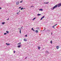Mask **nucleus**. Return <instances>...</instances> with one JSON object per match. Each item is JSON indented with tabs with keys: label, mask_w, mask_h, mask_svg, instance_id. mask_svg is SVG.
<instances>
[{
	"label": "nucleus",
	"mask_w": 61,
	"mask_h": 61,
	"mask_svg": "<svg viewBox=\"0 0 61 61\" xmlns=\"http://www.w3.org/2000/svg\"><path fill=\"white\" fill-rule=\"evenodd\" d=\"M57 4L53 7V8H51V9L52 10H53L54 9H55L56 8H57Z\"/></svg>",
	"instance_id": "nucleus-1"
},
{
	"label": "nucleus",
	"mask_w": 61,
	"mask_h": 61,
	"mask_svg": "<svg viewBox=\"0 0 61 61\" xmlns=\"http://www.w3.org/2000/svg\"><path fill=\"white\" fill-rule=\"evenodd\" d=\"M57 6L58 7H60L61 6V3H60L57 5Z\"/></svg>",
	"instance_id": "nucleus-2"
},
{
	"label": "nucleus",
	"mask_w": 61,
	"mask_h": 61,
	"mask_svg": "<svg viewBox=\"0 0 61 61\" xmlns=\"http://www.w3.org/2000/svg\"><path fill=\"white\" fill-rule=\"evenodd\" d=\"M19 1H17L16 3V5H19Z\"/></svg>",
	"instance_id": "nucleus-3"
},
{
	"label": "nucleus",
	"mask_w": 61,
	"mask_h": 61,
	"mask_svg": "<svg viewBox=\"0 0 61 61\" xmlns=\"http://www.w3.org/2000/svg\"><path fill=\"white\" fill-rule=\"evenodd\" d=\"M56 48L57 49H58L59 48V46H56Z\"/></svg>",
	"instance_id": "nucleus-4"
},
{
	"label": "nucleus",
	"mask_w": 61,
	"mask_h": 61,
	"mask_svg": "<svg viewBox=\"0 0 61 61\" xmlns=\"http://www.w3.org/2000/svg\"><path fill=\"white\" fill-rule=\"evenodd\" d=\"M35 32L36 33H38V31L37 30H35Z\"/></svg>",
	"instance_id": "nucleus-5"
},
{
	"label": "nucleus",
	"mask_w": 61,
	"mask_h": 61,
	"mask_svg": "<svg viewBox=\"0 0 61 61\" xmlns=\"http://www.w3.org/2000/svg\"><path fill=\"white\" fill-rule=\"evenodd\" d=\"M24 41H27V40H26V39H24Z\"/></svg>",
	"instance_id": "nucleus-6"
},
{
	"label": "nucleus",
	"mask_w": 61,
	"mask_h": 61,
	"mask_svg": "<svg viewBox=\"0 0 61 61\" xmlns=\"http://www.w3.org/2000/svg\"><path fill=\"white\" fill-rule=\"evenodd\" d=\"M39 11H43V9H39Z\"/></svg>",
	"instance_id": "nucleus-7"
},
{
	"label": "nucleus",
	"mask_w": 61,
	"mask_h": 61,
	"mask_svg": "<svg viewBox=\"0 0 61 61\" xmlns=\"http://www.w3.org/2000/svg\"><path fill=\"white\" fill-rule=\"evenodd\" d=\"M20 47H21V45H20L19 46H18V48H20Z\"/></svg>",
	"instance_id": "nucleus-8"
},
{
	"label": "nucleus",
	"mask_w": 61,
	"mask_h": 61,
	"mask_svg": "<svg viewBox=\"0 0 61 61\" xmlns=\"http://www.w3.org/2000/svg\"><path fill=\"white\" fill-rule=\"evenodd\" d=\"M41 15V14H38L37 15V16H39L40 15Z\"/></svg>",
	"instance_id": "nucleus-9"
},
{
	"label": "nucleus",
	"mask_w": 61,
	"mask_h": 61,
	"mask_svg": "<svg viewBox=\"0 0 61 61\" xmlns=\"http://www.w3.org/2000/svg\"><path fill=\"white\" fill-rule=\"evenodd\" d=\"M5 24V22H3L2 23V25H4Z\"/></svg>",
	"instance_id": "nucleus-10"
},
{
	"label": "nucleus",
	"mask_w": 61,
	"mask_h": 61,
	"mask_svg": "<svg viewBox=\"0 0 61 61\" xmlns=\"http://www.w3.org/2000/svg\"><path fill=\"white\" fill-rule=\"evenodd\" d=\"M36 18L35 17L33 19H32V20H33H33H35V19Z\"/></svg>",
	"instance_id": "nucleus-11"
},
{
	"label": "nucleus",
	"mask_w": 61,
	"mask_h": 61,
	"mask_svg": "<svg viewBox=\"0 0 61 61\" xmlns=\"http://www.w3.org/2000/svg\"><path fill=\"white\" fill-rule=\"evenodd\" d=\"M21 44V42H19V43H18L17 45H20V44Z\"/></svg>",
	"instance_id": "nucleus-12"
},
{
	"label": "nucleus",
	"mask_w": 61,
	"mask_h": 61,
	"mask_svg": "<svg viewBox=\"0 0 61 61\" xmlns=\"http://www.w3.org/2000/svg\"><path fill=\"white\" fill-rule=\"evenodd\" d=\"M38 49L40 50V47L39 46L38 47Z\"/></svg>",
	"instance_id": "nucleus-13"
},
{
	"label": "nucleus",
	"mask_w": 61,
	"mask_h": 61,
	"mask_svg": "<svg viewBox=\"0 0 61 61\" xmlns=\"http://www.w3.org/2000/svg\"><path fill=\"white\" fill-rule=\"evenodd\" d=\"M50 43H51V44H52V41H50Z\"/></svg>",
	"instance_id": "nucleus-14"
},
{
	"label": "nucleus",
	"mask_w": 61,
	"mask_h": 61,
	"mask_svg": "<svg viewBox=\"0 0 61 61\" xmlns=\"http://www.w3.org/2000/svg\"><path fill=\"white\" fill-rule=\"evenodd\" d=\"M7 34V33H5L4 34V35H6Z\"/></svg>",
	"instance_id": "nucleus-15"
},
{
	"label": "nucleus",
	"mask_w": 61,
	"mask_h": 61,
	"mask_svg": "<svg viewBox=\"0 0 61 61\" xmlns=\"http://www.w3.org/2000/svg\"><path fill=\"white\" fill-rule=\"evenodd\" d=\"M47 31H48L49 33V32H50V30H47Z\"/></svg>",
	"instance_id": "nucleus-16"
},
{
	"label": "nucleus",
	"mask_w": 61,
	"mask_h": 61,
	"mask_svg": "<svg viewBox=\"0 0 61 61\" xmlns=\"http://www.w3.org/2000/svg\"><path fill=\"white\" fill-rule=\"evenodd\" d=\"M20 34H21V29H20Z\"/></svg>",
	"instance_id": "nucleus-17"
},
{
	"label": "nucleus",
	"mask_w": 61,
	"mask_h": 61,
	"mask_svg": "<svg viewBox=\"0 0 61 61\" xmlns=\"http://www.w3.org/2000/svg\"><path fill=\"white\" fill-rule=\"evenodd\" d=\"M24 9V8L23 7H22L20 9L21 10H23Z\"/></svg>",
	"instance_id": "nucleus-18"
},
{
	"label": "nucleus",
	"mask_w": 61,
	"mask_h": 61,
	"mask_svg": "<svg viewBox=\"0 0 61 61\" xmlns=\"http://www.w3.org/2000/svg\"><path fill=\"white\" fill-rule=\"evenodd\" d=\"M45 16H43L42 17V18H45Z\"/></svg>",
	"instance_id": "nucleus-19"
},
{
	"label": "nucleus",
	"mask_w": 61,
	"mask_h": 61,
	"mask_svg": "<svg viewBox=\"0 0 61 61\" xmlns=\"http://www.w3.org/2000/svg\"><path fill=\"white\" fill-rule=\"evenodd\" d=\"M54 26H53L52 27L53 28H54V29H55V28L54 27Z\"/></svg>",
	"instance_id": "nucleus-20"
},
{
	"label": "nucleus",
	"mask_w": 61,
	"mask_h": 61,
	"mask_svg": "<svg viewBox=\"0 0 61 61\" xmlns=\"http://www.w3.org/2000/svg\"><path fill=\"white\" fill-rule=\"evenodd\" d=\"M45 30H46V28H45L44 29L43 31H45Z\"/></svg>",
	"instance_id": "nucleus-21"
},
{
	"label": "nucleus",
	"mask_w": 61,
	"mask_h": 61,
	"mask_svg": "<svg viewBox=\"0 0 61 61\" xmlns=\"http://www.w3.org/2000/svg\"><path fill=\"white\" fill-rule=\"evenodd\" d=\"M23 1V0L21 1H20V3H22Z\"/></svg>",
	"instance_id": "nucleus-22"
},
{
	"label": "nucleus",
	"mask_w": 61,
	"mask_h": 61,
	"mask_svg": "<svg viewBox=\"0 0 61 61\" xmlns=\"http://www.w3.org/2000/svg\"><path fill=\"white\" fill-rule=\"evenodd\" d=\"M43 18H42V17L41 18V19H40V20H42V19H43Z\"/></svg>",
	"instance_id": "nucleus-23"
},
{
	"label": "nucleus",
	"mask_w": 61,
	"mask_h": 61,
	"mask_svg": "<svg viewBox=\"0 0 61 61\" xmlns=\"http://www.w3.org/2000/svg\"><path fill=\"white\" fill-rule=\"evenodd\" d=\"M46 53H48V51H46Z\"/></svg>",
	"instance_id": "nucleus-24"
},
{
	"label": "nucleus",
	"mask_w": 61,
	"mask_h": 61,
	"mask_svg": "<svg viewBox=\"0 0 61 61\" xmlns=\"http://www.w3.org/2000/svg\"><path fill=\"white\" fill-rule=\"evenodd\" d=\"M25 36V37H27V35H26Z\"/></svg>",
	"instance_id": "nucleus-25"
},
{
	"label": "nucleus",
	"mask_w": 61,
	"mask_h": 61,
	"mask_svg": "<svg viewBox=\"0 0 61 61\" xmlns=\"http://www.w3.org/2000/svg\"><path fill=\"white\" fill-rule=\"evenodd\" d=\"M15 51H13L14 53H15Z\"/></svg>",
	"instance_id": "nucleus-26"
},
{
	"label": "nucleus",
	"mask_w": 61,
	"mask_h": 61,
	"mask_svg": "<svg viewBox=\"0 0 61 61\" xmlns=\"http://www.w3.org/2000/svg\"><path fill=\"white\" fill-rule=\"evenodd\" d=\"M49 3V2H47L46 3V4H48Z\"/></svg>",
	"instance_id": "nucleus-27"
},
{
	"label": "nucleus",
	"mask_w": 61,
	"mask_h": 61,
	"mask_svg": "<svg viewBox=\"0 0 61 61\" xmlns=\"http://www.w3.org/2000/svg\"><path fill=\"white\" fill-rule=\"evenodd\" d=\"M56 25H57V24H56L54 26H55Z\"/></svg>",
	"instance_id": "nucleus-28"
},
{
	"label": "nucleus",
	"mask_w": 61,
	"mask_h": 61,
	"mask_svg": "<svg viewBox=\"0 0 61 61\" xmlns=\"http://www.w3.org/2000/svg\"><path fill=\"white\" fill-rule=\"evenodd\" d=\"M21 7H22L20 6V7H19V9H20V8H21Z\"/></svg>",
	"instance_id": "nucleus-29"
},
{
	"label": "nucleus",
	"mask_w": 61,
	"mask_h": 61,
	"mask_svg": "<svg viewBox=\"0 0 61 61\" xmlns=\"http://www.w3.org/2000/svg\"><path fill=\"white\" fill-rule=\"evenodd\" d=\"M31 30H34V29H33V28H32V29H31Z\"/></svg>",
	"instance_id": "nucleus-30"
},
{
	"label": "nucleus",
	"mask_w": 61,
	"mask_h": 61,
	"mask_svg": "<svg viewBox=\"0 0 61 61\" xmlns=\"http://www.w3.org/2000/svg\"><path fill=\"white\" fill-rule=\"evenodd\" d=\"M19 14V12H17V13L16 14Z\"/></svg>",
	"instance_id": "nucleus-31"
},
{
	"label": "nucleus",
	"mask_w": 61,
	"mask_h": 61,
	"mask_svg": "<svg viewBox=\"0 0 61 61\" xmlns=\"http://www.w3.org/2000/svg\"><path fill=\"white\" fill-rule=\"evenodd\" d=\"M6 45L7 46H8V43H6Z\"/></svg>",
	"instance_id": "nucleus-32"
},
{
	"label": "nucleus",
	"mask_w": 61,
	"mask_h": 61,
	"mask_svg": "<svg viewBox=\"0 0 61 61\" xmlns=\"http://www.w3.org/2000/svg\"><path fill=\"white\" fill-rule=\"evenodd\" d=\"M6 32L7 34H8V31H6Z\"/></svg>",
	"instance_id": "nucleus-33"
},
{
	"label": "nucleus",
	"mask_w": 61,
	"mask_h": 61,
	"mask_svg": "<svg viewBox=\"0 0 61 61\" xmlns=\"http://www.w3.org/2000/svg\"><path fill=\"white\" fill-rule=\"evenodd\" d=\"M31 7H34V6H31Z\"/></svg>",
	"instance_id": "nucleus-34"
},
{
	"label": "nucleus",
	"mask_w": 61,
	"mask_h": 61,
	"mask_svg": "<svg viewBox=\"0 0 61 61\" xmlns=\"http://www.w3.org/2000/svg\"><path fill=\"white\" fill-rule=\"evenodd\" d=\"M10 45V44H8V46H9V45Z\"/></svg>",
	"instance_id": "nucleus-35"
},
{
	"label": "nucleus",
	"mask_w": 61,
	"mask_h": 61,
	"mask_svg": "<svg viewBox=\"0 0 61 61\" xmlns=\"http://www.w3.org/2000/svg\"><path fill=\"white\" fill-rule=\"evenodd\" d=\"M38 29H38V30H39V28L38 27Z\"/></svg>",
	"instance_id": "nucleus-36"
},
{
	"label": "nucleus",
	"mask_w": 61,
	"mask_h": 61,
	"mask_svg": "<svg viewBox=\"0 0 61 61\" xmlns=\"http://www.w3.org/2000/svg\"><path fill=\"white\" fill-rule=\"evenodd\" d=\"M2 9V8L0 7V10L1 9Z\"/></svg>",
	"instance_id": "nucleus-37"
},
{
	"label": "nucleus",
	"mask_w": 61,
	"mask_h": 61,
	"mask_svg": "<svg viewBox=\"0 0 61 61\" xmlns=\"http://www.w3.org/2000/svg\"><path fill=\"white\" fill-rule=\"evenodd\" d=\"M27 57H26L25 58V59H26V58H27Z\"/></svg>",
	"instance_id": "nucleus-38"
},
{
	"label": "nucleus",
	"mask_w": 61,
	"mask_h": 61,
	"mask_svg": "<svg viewBox=\"0 0 61 61\" xmlns=\"http://www.w3.org/2000/svg\"><path fill=\"white\" fill-rule=\"evenodd\" d=\"M33 31H34V32H35V30H33Z\"/></svg>",
	"instance_id": "nucleus-39"
},
{
	"label": "nucleus",
	"mask_w": 61,
	"mask_h": 61,
	"mask_svg": "<svg viewBox=\"0 0 61 61\" xmlns=\"http://www.w3.org/2000/svg\"><path fill=\"white\" fill-rule=\"evenodd\" d=\"M44 4H46V3L44 2Z\"/></svg>",
	"instance_id": "nucleus-40"
},
{
	"label": "nucleus",
	"mask_w": 61,
	"mask_h": 61,
	"mask_svg": "<svg viewBox=\"0 0 61 61\" xmlns=\"http://www.w3.org/2000/svg\"><path fill=\"white\" fill-rule=\"evenodd\" d=\"M23 27V26H22L21 28V29Z\"/></svg>",
	"instance_id": "nucleus-41"
},
{
	"label": "nucleus",
	"mask_w": 61,
	"mask_h": 61,
	"mask_svg": "<svg viewBox=\"0 0 61 61\" xmlns=\"http://www.w3.org/2000/svg\"><path fill=\"white\" fill-rule=\"evenodd\" d=\"M19 12H20V10L19 11Z\"/></svg>",
	"instance_id": "nucleus-42"
},
{
	"label": "nucleus",
	"mask_w": 61,
	"mask_h": 61,
	"mask_svg": "<svg viewBox=\"0 0 61 61\" xmlns=\"http://www.w3.org/2000/svg\"><path fill=\"white\" fill-rule=\"evenodd\" d=\"M8 33H9V31H8Z\"/></svg>",
	"instance_id": "nucleus-43"
},
{
	"label": "nucleus",
	"mask_w": 61,
	"mask_h": 61,
	"mask_svg": "<svg viewBox=\"0 0 61 61\" xmlns=\"http://www.w3.org/2000/svg\"><path fill=\"white\" fill-rule=\"evenodd\" d=\"M7 11H6V13H7Z\"/></svg>",
	"instance_id": "nucleus-44"
},
{
	"label": "nucleus",
	"mask_w": 61,
	"mask_h": 61,
	"mask_svg": "<svg viewBox=\"0 0 61 61\" xmlns=\"http://www.w3.org/2000/svg\"><path fill=\"white\" fill-rule=\"evenodd\" d=\"M9 18H8V20H9Z\"/></svg>",
	"instance_id": "nucleus-45"
},
{
	"label": "nucleus",
	"mask_w": 61,
	"mask_h": 61,
	"mask_svg": "<svg viewBox=\"0 0 61 61\" xmlns=\"http://www.w3.org/2000/svg\"><path fill=\"white\" fill-rule=\"evenodd\" d=\"M25 8H24V9H25Z\"/></svg>",
	"instance_id": "nucleus-46"
},
{
	"label": "nucleus",
	"mask_w": 61,
	"mask_h": 61,
	"mask_svg": "<svg viewBox=\"0 0 61 61\" xmlns=\"http://www.w3.org/2000/svg\"><path fill=\"white\" fill-rule=\"evenodd\" d=\"M51 35L52 34V32H51Z\"/></svg>",
	"instance_id": "nucleus-47"
},
{
	"label": "nucleus",
	"mask_w": 61,
	"mask_h": 61,
	"mask_svg": "<svg viewBox=\"0 0 61 61\" xmlns=\"http://www.w3.org/2000/svg\"><path fill=\"white\" fill-rule=\"evenodd\" d=\"M7 20H8V19H7Z\"/></svg>",
	"instance_id": "nucleus-48"
},
{
	"label": "nucleus",
	"mask_w": 61,
	"mask_h": 61,
	"mask_svg": "<svg viewBox=\"0 0 61 61\" xmlns=\"http://www.w3.org/2000/svg\"><path fill=\"white\" fill-rule=\"evenodd\" d=\"M18 29H19V28H18Z\"/></svg>",
	"instance_id": "nucleus-49"
}]
</instances>
